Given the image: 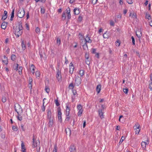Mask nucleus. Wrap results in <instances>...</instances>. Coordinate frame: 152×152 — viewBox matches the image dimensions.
<instances>
[{
	"mask_svg": "<svg viewBox=\"0 0 152 152\" xmlns=\"http://www.w3.org/2000/svg\"><path fill=\"white\" fill-rule=\"evenodd\" d=\"M56 77L58 81L61 80V75L60 71L59 70H57V73L56 74Z\"/></svg>",
	"mask_w": 152,
	"mask_h": 152,
	"instance_id": "nucleus-9",
	"label": "nucleus"
},
{
	"mask_svg": "<svg viewBox=\"0 0 152 152\" xmlns=\"http://www.w3.org/2000/svg\"><path fill=\"white\" fill-rule=\"evenodd\" d=\"M99 115L101 118H103V113L102 112V110H99Z\"/></svg>",
	"mask_w": 152,
	"mask_h": 152,
	"instance_id": "nucleus-20",
	"label": "nucleus"
},
{
	"mask_svg": "<svg viewBox=\"0 0 152 152\" xmlns=\"http://www.w3.org/2000/svg\"><path fill=\"white\" fill-rule=\"evenodd\" d=\"M127 2L129 4H132L133 3L132 0H127Z\"/></svg>",
	"mask_w": 152,
	"mask_h": 152,
	"instance_id": "nucleus-48",
	"label": "nucleus"
},
{
	"mask_svg": "<svg viewBox=\"0 0 152 152\" xmlns=\"http://www.w3.org/2000/svg\"><path fill=\"white\" fill-rule=\"evenodd\" d=\"M115 43L116 46H119L120 45L121 42L120 41L117 40L115 42Z\"/></svg>",
	"mask_w": 152,
	"mask_h": 152,
	"instance_id": "nucleus-33",
	"label": "nucleus"
},
{
	"mask_svg": "<svg viewBox=\"0 0 152 152\" xmlns=\"http://www.w3.org/2000/svg\"><path fill=\"white\" fill-rule=\"evenodd\" d=\"M145 17L146 18L148 19V20L151 19V16L148 13H146Z\"/></svg>",
	"mask_w": 152,
	"mask_h": 152,
	"instance_id": "nucleus-32",
	"label": "nucleus"
},
{
	"mask_svg": "<svg viewBox=\"0 0 152 152\" xmlns=\"http://www.w3.org/2000/svg\"><path fill=\"white\" fill-rule=\"evenodd\" d=\"M83 19V17L81 16H79L78 18V21L80 22H81Z\"/></svg>",
	"mask_w": 152,
	"mask_h": 152,
	"instance_id": "nucleus-52",
	"label": "nucleus"
},
{
	"mask_svg": "<svg viewBox=\"0 0 152 152\" xmlns=\"http://www.w3.org/2000/svg\"><path fill=\"white\" fill-rule=\"evenodd\" d=\"M21 114H18V117H17V118L18 120L20 121H21L22 119V116H21L20 115Z\"/></svg>",
	"mask_w": 152,
	"mask_h": 152,
	"instance_id": "nucleus-31",
	"label": "nucleus"
},
{
	"mask_svg": "<svg viewBox=\"0 0 152 152\" xmlns=\"http://www.w3.org/2000/svg\"><path fill=\"white\" fill-rule=\"evenodd\" d=\"M92 4H95L96 3L97 0H91Z\"/></svg>",
	"mask_w": 152,
	"mask_h": 152,
	"instance_id": "nucleus-55",
	"label": "nucleus"
},
{
	"mask_svg": "<svg viewBox=\"0 0 152 152\" xmlns=\"http://www.w3.org/2000/svg\"><path fill=\"white\" fill-rule=\"evenodd\" d=\"M32 140V147L33 148H35L39 145L40 143L39 141L38 140L35 141L34 136L33 137Z\"/></svg>",
	"mask_w": 152,
	"mask_h": 152,
	"instance_id": "nucleus-6",
	"label": "nucleus"
},
{
	"mask_svg": "<svg viewBox=\"0 0 152 152\" xmlns=\"http://www.w3.org/2000/svg\"><path fill=\"white\" fill-rule=\"evenodd\" d=\"M74 12L75 15H77L79 14L80 12V9L77 8H75L74 9Z\"/></svg>",
	"mask_w": 152,
	"mask_h": 152,
	"instance_id": "nucleus-14",
	"label": "nucleus"
},
{
	"mask_svg": "<svg viewBox=\"0 0 152 152\" xmlns=\"http://www.w3.org/2000/svg\"><path fill=\"white\" fill-rule=\"evenodd\" d=\"M70 109L68 105H67L66 106V112H70Z\"/></svg>",
	"mask_w": 152,
	"mask_h": 152,
	"instance_id": "nucleus-37",
	"label": "nucleus"
},
{
	"mask_svg": "<svg viewBox=\"0 0 152 152\" xmlns=\"http://www.w3.org/2000/svg\"><path fill=\"white\" fill-rule=\"evenodd\" d=\"M35 74L37 78H39V76L40 75V73L39 71H36L35 73Z\"/></svg>",
	"mask_w": 152,
	"mask_h": 152,
	"instance_id": "nucleus-27",
	"label": "nucleus"
},
{
	"mask_svg": "<svg viewBox=\"0 0 152 152\" xmlns=\"http://www.w3.org/2000/svg\"><path fill=\"white\" fill-rule=\"evenodd\" d=\"M85 40L86 41V42H88L89 43H91L92 41L90 39V38L88 37V35H87L86 38H85Z\"/></svg>",
	"mask_w": 152,
	"mask_h": 152,
	"instance_id": "nucleus-12",
	"label": "nucleus"
},
{
	"mask_svg": "<svg viewBox=\"0 0 152 152\" xmlns=\"http://www.w3.org/2000/svg\"><path fill=\"white\" fill-rule=\"evenodd\" d=\"M53 119H49V121L48 123V125L49 127H52L53 124Z\"/></svg>",
	"mask_w": 152,
	"mask_h": 152,
	"instance_id": "nucleus-15",
	"label": "nucleus"
},
{
	"mask_svg": "<svg viewBox=\"0 0 152 152\" xmlns=\"http://www.w3.org/2000/svg\"><path fill=\"white\" fill-rule=\"evenodd\" d=\"M79 74L80 77H82L84 75V71L83 70H81L79 71Z\"/></svg>",
	"mask_w": 152,
	"mask_h": 152,
	"instance_id": "nucleus-24",
	"label": "nucleus"
},
{
	"mask_svg": "<svg viewBox=\"0 0 152 152\" xmlns=\"http://www.w3.org/2000/svg\"><path fill=\"white\" fill-rule=\"evenodd\" d=\"M69 151L70 152H76V148L73 145L70 146L69 148Z\"/></svg>",
	"mask_w": 152,
	"mask_h": 152,
	"instance_id": "nucleus-11",
	"label": "nucleus"
},
{
	"mask_svg": "<svg viewBox=\"0 0 152 152\" xmlns=\"http://www.w3.org/2000/svg\"><path fill=\"white\" fill-rule=\"evenodd\" d=\"M22 69H23V68L21 66L19 67V68H18V72L19 73V74L20 75L21 74V73L22 71Z\"/></svg>",
	"mask_w": 152,
	"mask_h": 152,
	"instance_id": "nucleus-34",
	"label": "nucleus"
},
{
	"mask_svg": "<svg viewBox=\"0 0 152 152\" xmlns=\"http://www.w3.org/2000/svg\"><path fill=\"white\" fill-rule=\"evenodd\" d=\"M19 64H17L16 66H15V70L16 71L18 70V67Z\"/></svg>",
	"mask_w": 152,
	"mask_h": 152,
	"instance_id": "nucleus-64",
	"label": "nucleus"
},
{
	"mask_svg": "<svg viewBox=\"0 0 152 152\" xmlns=\"http://www.w3.org/2000/svg\"><path fill=\"white\" fill-rule=\"evenodd\" d=\"M132 42L133 45H135V39L134 37L133 36L132 37Z\"/></svg>",
	"mask_w": 152,
	"mask_h": 152,
	"instance_id": "nucleus-47",
	"label": "nucleus"
},
{
	"mask_svg": "<svg viewBox=\"0 0 152 152\" xmlns=\"http://www.w3.org/2000/svg\"><path fill=\"white\" fill-rule=\"evenodd\" d=\"M16 56L15 55L12 54L11 56V59L13 61H14L15 59Z\"/></svg>",
	"mask_w": 152,
	"mask_h": 152,
	"instance_id": "nucleus-35",
	"label": "nucleus"
},
{
	"mask_svg": "<svg viewBox=\"0 0 152 152\" xmlns=\"http://www.w3.org/2000/svg\"><path fill=\"white\" fill-rule=\"evenodd\" d=\"M35 67L33 65V64H32L30 67V69L31 70L32 69V70H33V71H31V72L33 74L34 72V69H35Z\"/></svg>",
	"mask_w": 152,
	"mask_h": 152,
	"instance_id": "nucleus-29",
	"label": "nucleus"
},
{
	"mask_svg": "<svg viewBox=\"0 0 152 152\" xmlns=\"http://www.w3.org/2000/svg\"><path fill=\"white\" fill-rule=\"evenodd\" d=\"M66 134L69 135V136L71 134V130L69 128H67L65 130Z\"/></svg>",
	"mask_w": 152,
	"mask_h": 152,
	"instance_id": "nucleus-22",
	"label": "nucleus"
},
{
	"mask_svg": "<svg viewBox=\"0 0 152 152\" xmlns=\"http://www.w3.org/2000/svg\"><path fill=\"white\" fill-rule=\"evenodd\" d=\"M132 17L133 18H136V13H133L132 16Z\"/></svg>",
	"mask_w": 152,
	"mask_h": 152,
	"instance_id": "nucleus-57",
	"label": "nucleus"
},
{
	"mask_svg": "<svg viewBox=\"0 0 152 152\" xmlns=\"http://www.w3.org/2000/svg\"><path fill=\"white\" fill-rule=\"evenodd\" d=\"M42 110L43 112L45 111V107L44 105H43V106L42 107Z\"/></svg>",
	"mask_w": 152,
	"mask_h": 152,
	"instance_id": "nucleus-63",
	"label": "nucleus"
},
{
	"mask_svg": "<svg viewBox=\"0 0 152 152\" xmlns=\"http://www.w3.org/2000/svg\"><path fill=\"white\" fill-rule=\"evenodd\" d=\"M79 38L81 39V40H82L83 39V35L80 33L79 34Z\"/></svg>",
	"mask_w": 152,
	"mask_h": 152,
	"instance_id": "nucleus-46",
	"label": "nucleus"
},
{
	"mask_svg": "<svg viewBox=\"0 0 152 152\" xmlns=\"http://www.w3.org/2000/svg\"><path fill=\"white\" fill-rule=\"evenodd\" d=\"M45 10L44 9L41 8V12L42 13L44 14L45 13Z\"/></svg>",
	"mask_w": 152,
	"mask_h": 152,
	"instance_id": "nucleus-61",
	"label": "nucleus"
},
{
	"mask_svg": "<svg viewBox=\"0 0 152 152\" xmlns=\"http://www.w3.org/2000/svg\"><path fill=\"white\" fill-rule=\"evenodd\" d=\"M69 72L71 74H72L73 73L74 70V67L73 64L72 63H71L69 64Z\"/></svg>",
	"mask_w": 152,
	"mask_h": 152,
	"instance_id": "nucleus-10",
	"label": "nucleus"
},
{
	"mask_svg": "<svg viewBox=\"0 0 152 152\" xmlns=\"http://www.w3.org/2000/svg\"><path fill=\"white\" fill-rule=\"evenodd\" d=\"M29 88H30L31 89V88L32 86L31 85V83L32 82V78L31 77H29Z\"/></svg>",
	"mask_w": 152,
	"mask_h": 152,
	"instance_id": "nucleus-23",
	"label": "nucleus"
},
{
	"mask_svg": "<svg viewBox=\"0 0 152 152\" xmlns=\"http://www.w3.org/2000/svg\"><path fill=\"white\" fill-rule=\"evenodd\" d=\"M148 141H147V142H142L141 143V145L143 148H145L146 145L148 144Z\"/></svg>",
	"mask_w": 152,
	"mask_h": 152,
	"instance_id": "nucleus-19",
	"label": "nucleus"
},
{
	"mask_svg": "<svg viewBox=\"0 0 152 152\" xmlns=\"http://www.w3.org/2000/svg\"><path fill=\"white\" fill-rule=\"evenodd\" d=\"M136 33L137 36L138 38H140L142 35L141 31L139 30H138L137 31Z\"/></svg>",
	"mask_w": 152,
	"mask_h": 152,
	"instance_id": "nucleus-18",
	"label": "nucleus"
},
{
	"mask_svg": "<svg viewBox=\"0 0 152 152\" xmlns=\"http://www.w3.org/2000/svg\"><path fill=\"white\" fill-rule=\"evenodd\" d=\"M74 87V86L73 83H71L69 86V88L70 89H73Z\"/></svg>",
	"mask_w": 152,
	"mask_h": 152,
	"instance_id": "nucleus-42",
	"label": "nucleus"
},
{
	"mask_svg": "<svg viewBox=\"0 0 152 152\" xmlns=\"http://www.w3.org/2000/svg\"><path fill=\"white\" fill-rule=\"evenodd\" d=\"M81 80L79 76H77L75 78V85L78 86L81 83Z\"/></svg>",
	"mask_w": 152,
	"mask_h": 152,
	"instance_id": "nucleus-8",
	"label": "nucleus"
},
{
	"mask_svg": "<svg viewBox=\"0 0 152 152\" xmlns=\"http://www.w3.org/2000/svg\"><path fill=\"white\" fill-rule=\"evenodd\" d=\"M15 110L17 112L18 114H21L23 113V110L20 105L16 104L15 105Z\"/></svg>",
	"mask_w": 152,
	"mask_h": 152,
	"instance_id": "nucleus-2",
	"label": "nucleus"
},
{
	"mask_svg": "<svg viewBox=\"0 0 152 152\" xmlns=\"http://www.w3.org/2000/svg\"><path fill=\"white\" fill-rule=\"evenodd\" d=\"M2 102H5L6 101V98L5 97H3L2 99Z\"/></svg>",
	"mask_w": 152,
	"mask_h": 152,
	"instance_id": "nucleus-53",
	"label": "nucleus"
},
{
	"mask_svg": "<svg viewBox=\"0 0 152 152\" xmlns=\"http://www.w3.org/2000/svg\"><path fill=\"white\" fill-rule=\"evenodd\" d=\"M21 45L23 50H25L26 49V45L24 44L23 40L22 41Z\"/></svg>",
	"mask_w": 152,
	"mask_h": 152,
	"instance_id": "nucleus-25",
	"label": "nucleus"
},
{
	"mask_svg": "<svg viewBox=\"0 0 152 152\" xmlns=\"http://www.w3.org/2000/svg\"><path fill=\"white\" fill-rule=\"evenodd\" d=\"M149 88L151 91L152 90V83H150L149 84Z\"/></svg>",
	"mask_w": 152,
	"mask_h": 152,
	"instance_id": "nucleus-50",
	"label": "nucleus"
},
{
	"mask_svg": "<svg viewBox=\"0 0 152 152\" xmlns=\"http://www.w3.org/2000/svg\"><path fill=\"white\" fill-rule=\"evenodd\" d=\"M85 57L86 58V59H88L89 58V55L88 54L86 53L85 54Z\"/></svg>",
	"mask_w": 152,
	"mask_h": 152,
	"instance_id": "nucleus-60",
	"label": "nucleus"
},
{
	"mask_svg": "<svg viewBox=\"0 0 152 152\" xmlns=\"http://www.w3.org/2000/svg\"><path fill=\"white\" fill-rule=\"evenodd\" d=\"M138 129L135 130V134H139L140 131V129L138 130Z\"/></svg>",
	"mask_w": 152,
	"mask_h": 152,
	"instance_id": "nucleus-59",
	"label": "nucleus"
},
{
	"mask_svg": "<svg viewBox=\"0 0 152 152\" xmlns=\"http://www.w3.org/2000/svg\"><path fill=\"white\" fill-rule=\"evenodd\" d=\"M23 28L22 23L19 22L14 29L15 34L18 37H19L23 33Z\"/></svg>",
	"mask_w": 152,
	"mask_h": 152,
	"instance_id": "nucleus-1",
	"label": "nucleus"
},
{
	"mask_svg": "<svg viewBox=\"0 0 152 152\" xmlns=\"http://www.w3.org/2000/svg\"><path fill=\"white\" fill-rule=\"evenodd\" d=\"M125 137H123V136H122L121 137V138L120 140V141L119 142V143H121L125 139Z\"/></svg>",
	"mask_w": 152,
	"mask_h": 152,
	"instance_id": "nucleus-49",
	"label": "nucleus"
},
{
	"mask_svg": "<svg viewBox=\"0 0 152 152\" xmlns=\"http://www.w3.org/2000/svg\"><path fill=\"white\" fill-rule=\"evenodd\" d=\"M77 110L78 111L77 115L78 116L80 117L83 111V106L80 104H78L77 106Z\"/></svg>",
	"mask_w": 152,
	"mask_h": 152,
	"instance_id": "nucleus-3",
	"label": "nucleus"
},
{
	"mask_svg": "<svg viewBox=\"0 0 152 152\" xmlns=\"http://www.w3.org/2000/svg\"><path fill=\"white\" fill-rule=\"evenodd\" d=\"M62 19L63 20H64L66 18V16L65 13V12H63L62 13Z\"/></svg>",
	"mask_w": 152,
	"mask_h": 152,
	"instance_id": "nucleus-36",
	"label": "nucleus"
},
{
	"mask_svg": "<svg viewBox=\"0 0 152 152\" xmlns=\"http://www.w3.org/2000/svg\"><path fill=\"white\" fill-rule=\"evenodd\" d=\"M57 145H55L54 146V148L53 149V152H57Z\"/></svg>",
	"mask_w": 152,
	"mask_h": 152,
	"instance_id": "nucleus-43",
	"label": "nucleus"
},
{
	"mask_svg": "<svg viewBox=\"0 0 152 152\" xmlns=\"http://www.w3.org/2000/svg\"><path fill=\"white\" fill-rule=\"evenodd\" d=\"M25 15V11L23 8H19L18 12L17 15L20 18H23Z\"/></svg>",
	"mask_w": 152,
	"mask_h": 152,
	"instance_id": "nucleus-4",
	"label": "nucleus"
},
{
	"mask_svg": "<svg viewBox=\"0 0 152 152\" xmlns=\"http://www.w3.org/2000/svg\"><path fill=\"white\" fill-rule=\"evenodd\" d=\"M48 113V119H54V117L52 115V112L51 110L48 109L47 110Z\"/></svg>",
	"mask_w": 152,
	"mask_h": 152,
	"instance_id": "nucleus-7",
	"label": "nucleus"
},
{
	"mask_svg": "<svg viewBox=\"0 0 152 152\" xmlns=\"http://www.w3.org/2000/svg\"><path fill=\"white\" fill-rule=\"evenodd\" d=\"M56 43H57V44L58 45H60V44H61L60 39L58 37L57 38Z\"/></svg>",
	"mask_w": 152,
	"mask_h": 152,
	"instance_id": "nucleus-28",
	"label": "nucleus"
},
{
	"mask_svg": "<svg viewBox=\"0 0 152 152\" xmlns=\"http://www.w3.org/2000/svg\"><path fill=\"white\" fill-rule=\"evenodd\" d=\"M121 17V14H119L118 15H116L115 17V22H117L118 20H120Z\"/></svg>",
	"mask_w": 152,
	"mask_h": 152,
	"instance_id": "nucleus-13",
	"label": "nucleus"
},
{
	"mask_svg": "<svg viewBox=\"0 0 152 152\" xmlns=\"http://www.w3.org/2000/svg\"><path fill=\"white\" fill-rule=\"evenodd\" d=\"M57 111L58 112V120L60 122H61L62 121V113L61 112V109L60 107L58 108Z\"/></svg>",
	"mask_w": 152,
	"mask_h": 152,
	"instance_id": "nucleus-5",
	"label": "nucleus"
},
{
	"mask_svg": "<svg viewBox=\"0 0 152 152\" xmlns=\"http://www.w3.org/2000/svg\"><path fill=\"white\" fill-rule=\"evenodd\" d=\"M110 24L111 26H114V22L113 20H111L110 23Z\"/></svg>",
	"mask_w": 152,
	"mask_h": 152,
	"instance_id": "nucleus-56",
	"label": "nucleus"
},
{
	"mask_svg": "<svg viewBox=\"0 0 152 152\" xmlns=\"http://www.w3.org/2000/svg\"><path fill=\"white\" fill-rule=\"evenodd\" d=\"M101 86L100 85H98L97 86L96 90L98 94H99L101 90Z\"/></svg>",
	"mask_w": 152,
	"mask_h": 152,
	"instance_id": "nucleus-17",
	"label": "nucleus"
},
{
	"mask_svg": "<svg viewBox=\"0 0 152 152\" xmlns=\"http://www.w3.org/2000/svg\"><path fill=\"white\" fill-rule=\"evenodd\" d=\"M21 148L22 150H24V149H26L25 147V145L23 142H22L21 143Z\"/></svg>",
	"mask_w": 152,
	"mask_h": 152,
	"instance_id": "nucleus-40",
	"label": "nucleus"
},
{
	"mask_svg": "<svg viewBox=\"0 0 152 152\" xmlns=\"http://www.w3.org/2000/svg\"><path fill=\"white\" fill-rule=\"evenodd\" d=\"M7 25V23L5 22H4L2 23L1 28L2 29H5Z\"/></svg>",
	"mask_w": 152,
	"mask_h": 152,
	"instance_id": "nucleus-16",
	"label": "nucleus"
},
{
	"mask_svg": "<svg viewBox=\"0 0 152 152\" xmlns=\"http://www.w3.org/2000/svg\"><path fill=\"white\" fill-rule=\"evenodd\" d=\"M2 61L5 64H8V62L7 58H6V59H5V60H3Z\"/></svg>",
	"mask_w": 152,
	"mask_h": 152,
	"instance_id": "nucleus-44",
	"label": "nucleus"
},
{
	"mask_svg": "<svg viewBox=\"0 0 152 152\" xmlns=\"http://www.w3.org/2000/svg\"><path fill=\"white\" fill-rule=\"evenodd\" d=\"M12 130L14 131H16L17 130V127L15 126H13L12 127Z\"/></svg>",
	"mask_w": 152,
	"mask_h": 152,
	"instance_id": "nucleus-41",
	"label": "nucleus"
},
{
	"mask_svg": "<svg viewBox=\"0 0 152 152\" xmlns=\"http://www.w3.org/2000/svg\"><path fill=\"white\" fill-rule=\"evenodd\" d=\"M67 14V18L68 19H70L71 18V15L70 14V13H68V14Z\"/></svg>",
	"mask_w": 152,
	"mask_h": 152,
	"instance_id": "nucleus-54",
	"label": "nucleus"
},
{
	"mask_svg": "<svg viewBox=\"0 0 152 152\" xmlns=\"http://www.w3.org/2000/svg\"><path fill=\"white\" fill-rule=\"evenodd\" d=\"M128 89L127 88H124L123 91L126 94H128Z\"/></svg>",
	"mask_w": 152,
	"mask_h": 152,
	"instance_id": "nucleus-39",
	"label": "nucleus"
},
{
	"mask_svg": "<svg viewBox=\"0 0 152 152\" xmlns=\"http://www.w3.org/2000/svg\"><path fill=\"white\" fill-rule=\"evenodd\" d=\"M35 31L37 33H39L40 31V30L39 28L37 27Z\"/></svg>",
	"mask_w": 152,
	"mask_h": 152,
	"instance_id": "nucleus-45",
	"label": "nucleus"
},
{
	"mask_svg": "<svg viewBox=\"0 0 152 152\" xmlns=\"http://www.w3.org/2000/svg\"><path fill=\"white\" fill-rule=\"evenodd\" d=\"M14 9L12 12L10 18V20H12L13 18L14 17Z\"/></svg>",
	"mask_w": 152,
	"mask_h": 152,
	"instance_id": "nucleus-26",
	"label": "nucleus"
},
{
	"mask_svg": "<svg viewBox=\"0 0 152 152\" xmlns=\"http://www.w3.org/2000/svg\"><path fill=\"white\" fill-rule=\"evenodd\" d=\"M65 11L67 14L70 13V9L69 7H68L66 9Z\"/></svg>",
	"mask_w": 152,
	"mask_h": 152,
	"instance_id": "nucleus-38",
	"label": "nucleus"
},
{
	"mask_svg": "<svg viewBox=\"0 0 152 152\" xmlns=\"http://www.w3.org/2000/svg\"><path fill=\"white\" fill-rule=\"evenodd\" d=\"M7 16L5 15H3L2 16V20H5L7 18Z\"/></svg>",
	"mask_w": 152,
	"mask_h": 152,
	"instance_id": "nucleus-51",
	"label": "nucleus"
},
{
	"mask_svg": "<svg viewBox=\"0 0 152 152\" xmlns=\"http://www.w3.org/2000/svg\"><path fill=\"white\" fill-rule=\"evenodd\" d=\"M140 127V125L139 124V123H136L135 124L134 128V130H137V129H139Z\"/></svg>",
	"mask_w": 152,
	"mask_h": 152,
	"instance_id": "nucleus-21",
	"label": "nucleus"
},
{
	"mask_svg": "<svg viewBox=\"0 0 152 152\" xmlns=\"http://www.w3.org/2000/svg\"><path fill=\"white\" fill-rule=\"evenodd\" d=\"M45 90L46 92L47 93H48L50 91V89L46 87Z\"/></svg>",
	"mask_w": 152,
	"mask_h": 152,
	"instance_id": "nucleus-58",
	"label": "nucleus"
},
{
	"mask_svg": "<svg viewBox=\"0 0 152 152\" xmlns=\"http://www.w3.org/2000/svg\"><path fill=\"white\" fill-rule=\"evenodd\" d=\"M83 47L84 49L86 50L88 49V45L87 44V43L85 42L84 45H83Z\"/></svg>",
	"mask_w": 152,
	"mask_h": 152,
	"instance_id": "nucleus-30",
	"label": "nucleus"
},
{
	"mask_svg": "<svg viewBox=\"0 0 152 152\" xmlns=\"http://www.w3.org/2000/svg\"><path fill=\"white\" fill-rule=\"evenodd\" d=\"M55 103L56 105L57 106L59 105L60 104L57 100H56Z\"/></svg>",
	"mask_w": 152,
	"mask_h": 152,
	"instance_id": "nucleus-62",
	"label": "nucleus"
}]
</instances>
